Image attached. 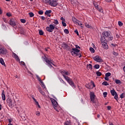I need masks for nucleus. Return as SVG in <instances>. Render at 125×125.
<instances>
[{
  "label": "nucleus",
  "mask_w": 125,
  "mask_h": 125,
  "mask_svg": "<svg viewBox=\"0 0 125 125\" xmlns=\"http://www.w3.org/2000/svg\"><path fill=\"white\" fill-rule=\"evenodd\" d=\"M69 51H70V53L73 56H79V58L82 57V54L81 53H79L81 50L77 49V48H72V49H69Z\"/></svg>",
  "instance_id": "1"
},
{
  "label": "nucleus",
  "mask_w": 125,
  "mask_h": 125,
  "mask_svg": "<svg viewBox=\"0 0 125 125\" xmlns=\"http://www.w3.org/2000/svg\"><path fill=\"white\" fill-rule=\"evenodd\" d=\"M39 14L40 15H42L43 14V11L40 10L39 11Z\"/></svg>",
  "instance_id": "50"
},
{
  "label": "nucleus",
  "mask_w": 125,
  "mask_h": 125,
  "mask_svg": "<svg viewBox=\"0 0 125 125\" xmlns=\"http://www.w3.org/2000/svg\"><path fill=\"white\" fill-rule=\"evenodd\" d=\"M35 105H38V107H39V108H41V105H40V104H39L38 102H35Z\"/></svg>",
  "instance_id": "49"
},
{
  "label": "nucleus",
  "mask_w": 125,
  "mask_h": 125,
  "mask_svg": "<svg viewBox=\"0 0 125 125\" xmlns=\"http://www.w3.org/2000/svg\"><path fill=\"white\" fill-rule=\"evenodd\" d=\"M103 85H109V83L108 82L104 81L102 83Z\"/></svg>",
  "instance_id": "34"
},
{
  "label": "nucleus",
  "mask_w": 125,
  "mask_h": 125,
  "mask_svg": "<svg viewBox=\"0 0 125 125\" xmlns=\"http://www.w3.org/2000/svg\"><path fill=\"white\" fill-rule=\"evenodd\" d=\"M0 63L1 64V65H3V66L5 67V63H4V61L2 58H0Z\"/></svg>",
  "instance_id": "21"
},
{
  "label": "nucleus",
  "mask_w": 125,
  "mask_h": 125,
  "mask_svg": "<svg viewBox=\"0 0 125 125\" xmlns=\"http://www.w3.org/2000/svg\"><path fill=\"white\" fill-rule=\"evenodd\" d=\"M74 32L76 33L77 36H79V31H78V30L76 29Z\"/></svg>",
  "instance_id": "56"
},
{
  "label": "nucleus",
  "mask_w": 125,
  "mask_h": 125,
  "mask_svg": "<svg viewBox=\"0 0 125 125\" xmlns=\"http://www.w3.org/2000/svg\"><path fill=\"white\" fill-rule=\"evenodd\" d=\"M124 97H125V96H124V93L121 94L120 95V98L123 99Z\"/></svg>",
  "instance_id": "57"
},
{
  "label": "nucleus",
  "mask_w": 125,
  "mask_h": 125,
  "mask_svg": "<svg viewBox=\"0 0 125 125\" xmlns=\"http://www.w3.org/2000/svg\"><path fill=\"white\" fill-rule=\"evenodd\" d=\"M96 9H97V10H98V11H99L100 12H103V10L102 9V7H101V6H99V5L96 8Z\"/></svg>",
  "instance_id": "20"
},
{
  "label": "nucleus",
  "mask_w": 125,
  "mask_h": 125,
  "mask_svg": "<svg viewBox=\"0 0 125 125\" xmlns=\"http://www.w3.org/2000/svg\"><path fill=\"white\" fill-rule=\"evenodd\" d=\"M95 94L93 92H90V100L93 103H95Z\"/></svg>",
  "instance_id": "6"
},
{
  "label": "nucleus",
  "mask_w": 125,
  "mask_h": 125,
  "mask_svg": "<svg viewBox=\"0 0 125 125\" xmlns=\"http://www.w3.org/2000/svg\"><path fill=\"white\" fill-rule=\"evenodd\" d=\"M110 92H111V95H112V96H115V95H116V93H117V92H116L115 89L111 90L110 91Z\"/></svg>",
  "instance_id": "23"
},
{
  "label": "nucleus",
  "mask_w": 125,
  "mask_h": 125,
  "mask_svg": "<svg viewBox=\"0 0 125 125\" xmlns=\"http://www.w3.org/2000/svg\"><path fill=\"white\" fill-rule=\"evenodd\" d=\"M107 94H108V93H107V92H104L103 93V95H104V97H107Z\"/></svg>",
  "instance_id": "46"
},
{
  "label": "nucleus",
  "mask_w": 125,
  "mask_h": 125,
  "mask_svg": "<svg viewBox=\"0 0 125 125\" xmlns=\"http://www.w3.org/2000/svg\"><path fill=\"white\" fill-rule=\"evenodd\" d=\"M75 46H76L75 48H76V49H81V47L79 46V45H76Z\"/></svg>",
  "instance_id": "54"
},
{
  "label": "nucleus",
  "mask_w": 125,
  "mask_h": 125,
  "mask_svg": "<svg viewBox=\"0 0 125 125\" xmlns=\"http://www.w3.org/2000/svg\"><path fill=\"white\" fill-rule=\"evenodd\" d=\"M8 122L10 124H11V123L12 122V119H8Z\"/></svg>",
  "instance_id": "64"
},
{
  "label": "nucleus",
  "mask_w": 125,
  "mask_h": 125,
  "mask_svg": "<svg viewBox=\"0 0 125 125\" xmlns=\"http://www.w3.org/2000/svg\"><path fill=\"white\" fill-rule=\"evenodd\" d=\"M62 26H63V27H66V26H67V24H66V23L65 22L62 21Z\"/></svg>",
  "instance_id": "51"
},
{
  "label": "nucleus",
  "mask_w": 125,
  "mask_h": 125,
  "mask_svg": "<svg viewBox=\"0 0 125 125\" xmlns=\"http://www.w3.org/2000/svg\"><path fill=\"white\" fill-rule=\"evenodd\" d=\"M114 99H116V100H117V101H118V100H119V97L118 96V93H116L115 95H114Z\"/></svg>",
  "instance_id": "30"
},
{
  "label": "nucleus",
  "mask_w": 125,
  "mask_h": 125,
  "mask_svg": "<svg viewBox=\"0 0 125 125\" xmlns=\"http://www.w3.org/2000/svg\"><path fill=\"white\" fill-rule=\"evenodd\" d=\"M13 57L15 58L16 60L18 62H20V59H19V57L16 54L13 53Z\"/></svg>",
  "instance_id": "14"
},
{
  "label": "nucleus",
  "mask_w": 125,
  "mask_h": 125,
  "mask_svg": "<svg viewBox=\"0 0 125 125\" xmlns=\"http://www.w3.org/2000/svg\"><path fill=\"white\" fill-rule=\"evenodd\" d=\"M62 47L63 48V49H69V45L67 43L65 42H62Z\"/></svg>",
  "instance_id": "12"
},
{
  "label": "nucleus",
  "mask_w": 125,
  "mask_h": 125,
  "mask_svg": "<svg viewBox=\"0 0 125 125\" xmlns=\"http://www.w3.org/2000/svg\"><path fill=\"white\" fill-rule=\"evenodd\" d=\"M96 75L98 76V77H100V76L102 75V73L99 71H97Z\"/></svg>",
  "instance_id": "32"
},
{
  "label": "nucleus",
  "mask_w": 125,
  "mask_h": 125,
  "mask_svg": "<svg viewBox=\"0 0 125 125\" xmlns=\"http://www.w3.org/2000/svg\"><path fill=\"white\" fill-rule=\"evenodd\" d=\"M100 67V65H99V64H95L94 65L95 69H99Z\"/></svg>",
  "instance_id": "37"
},
{
  "label": "nucleus",
  "mask_w": 125,
  "mask_h": 125,
  "mask_svg": "<svg viewBox=\"0 0 125 125\" xmlns=\"http://www.w3.org/2000/svg\"><path fill=\"white\" fill-rule=\"evenodd\" d=\"M111 32L108 31H104L103 33V35L105 38L106 39H108L107 41L110 42L111 41H113V39L114 38L110 35Z\"/></svg>",
  "instance_id": "2"
},
{
  "label": "nucleus",
  "mask_w": 125,
  "mask_h": 125,
  "mask_svg": "<svg viewBox=\"0 0 125 125\" xmlns=\"http://www.w3.org/2000/svg\"><path fill=\"white\" fill-rule=\"evenodd\" d=\"M85 27H86V28H91V26L89 25V24H88L87 23H85Z\"/></svg>",
  "instance_id": "38"
},
{
  "label": "nucleus",
  "mask_w": 125,
  "mask_h": 125,
  "mask_svg": "<svg viewBox=\"0 0 125 125\" xmlns=\"http://www.w3.org/2000/svg\"><path fill=\"white\" fill-rule=\"evenodd\" d=\"M64 125H71V123H70V122L66 121L65 123H64Z\"/></svg>",
  "instance_id": "43"
},
{
  "label": "nucleus",
  "mask_w": 125,
  "mask_h": 125,
  "mask_svg": "<svg viewBox=\"0 0 125 125\" xmlns=\"http://www.w3.org/2000/svg\"><path fill=\"white\" fill-rule=\"evenodd\" d=\"M112 107H111V106H107V110H108V111H109L110 110H111Z\"/></svg>",
  "instance_id": "58"
},
{
  "label": "nucleus",
  "mask_w": 125,
  "mask_h": 125,
  "mask_svg": "<svg viewBox=\"0 0 125 125\" xmlns=\"http://www.w3.org/2000/svg\"><path fill=\"white\" fill-rule=\"evenodd\" d=\"M76 24H78L79 26H81L82 29H83V24L82 23V22H81V21H78V22H77Z\"/></svg>",
  "instance_id": "28"
},
{
  "label": "nucleus",
  "mask_w": 125,
  "mask_h": 125,
  "mask_svg": "<svg viewBox=\"0 0 125 125\" xmlns=\"http://www.w3.org/2000/svg\"><path fill=\"white\" fill-rule=\"evenodd\" d=\"M39 35L42 36L43 35V31L42 30H39Z\"/></svg>",
  "instance_id": "42"
},
{
  "label": "nucleus",
  "mask_w": 125,
  "mask_h": 125,
  "mask_svg": "<svg viewBox=\"0 0 125 125\" xmlns=\"http://www.w3.org/2000/svg\"><path fill=\"white\" fill-rule=\"evenodd\" d=\"M87 70H92V65L91 64H87Z\"/></svg>",
  "instance_id": "24"
},
{
  "label": "nucleus",
  "mask_w": 125,
  "mask_h": 125,
  "mask_svg": "<svg viewBox=\"0 0 125 125\" xmlns=\"http://www.w3.org/2000/svg\"><path fill=\"white\" fill-rule=\"evenodd\" d=\"M51 12H52L51 10H47L45 11V15H47L48 14H50V13H51Z\"/></svg>",
  "instance_id": "29"
},
{
  "label": "nucleus",
  "mask_w": 125,
  "mask_h": 125,
  "mask_svg": "<svg viewBox=\"0 0 125 125\" xmlns=\"http://www.w3.org/2000/svg\"><path fill=\"white\" fill-rule=\"evenodd\" d=\"M19 30L21 35H24L25 34V30H24V28L22 27H20Z\"/></svg>",
  "instance_id": "18"
},
{
  "label": "nucleus",
  "mask_w": 125,
  "mask_h": 125,
  "mask_svg": "<svg viewBox=\"0 0 125 125\" xmlns=\"http://www.w3.org/2000/svg\"><path fill=\"white\" fill-rule=\"evenodd\" d=\"M7 103H8L9 106H13L15 105L14 102L9 98L7 100Z\"/></svg>",
  "instance_id": "8"
},
{
  "label": "nucleus",
  "mask_w": 125,
  "mask_h": 125,
  "mask_svg": "<svg viewBox=\"0 0 125 125\" xmlns=\"http://www.w3.org/2000/svg\"><path fill=\"white\" fill-rule=\"evenodd\" d=\"M30 17H34V13L33 12L29 13Z\"/></svg>",
  "instance_id": "47"
},
{
  "label": "nucleus",
  "mask_w": 125,
  "mask_h": 125,
  "mask_svg": "<svg viewBox=\"0 0 125 125\" xmlns=\"http://www.w3.org/2000/svg\"><path fill=\"white\" fill-rule=\"evenodd\" d=\"M102 44L104 46V49H108V48H109V47L108 46V45L107 44V42L103 43H102Z\"/></svg>",
  "instance_id": "17"
},
{
  "label": "nucleus",
  "mask_w": 125,
  "mask_h": 125,
  "mask_svg": "<svg viewBox=\"0 0 125 125\" xmlns=\"http://www.w3.org/2000/svg\"><path fill=\"white\" fill-rule=\"evenodd\" d=\"M63 77L64 78L65 80L67 82V83L69 81L71 80V78H69V77L66 76L65 75H63Z\"/></svg>",
  "instance_id": "25"
},
{
  "label": "nucleus",
  "mask_w": 125,
  "mask_h": 125,
  "mask_svg": "<svg viewBox=\"0 0 125 125\" xmlns=\"http://www.w3.org/2000/svg\"><path fill=\"white\" fill-rule=\"evenodd\" d=\"M64 75H66V76H69V75H70V73H69V72H68L67 71H65Z\"/></svg>",
  "instance_id": "55"
},
{
  "label": "nucleus",
  "mask_w": 125,
  "mask_h": 125,
  "mask_svg": "<svg viewBox=\"0 0 125 125\" xmlns=\"http://www.w3.org/2000/svg\"><path fill=\"white\" fill-rule=\"evenodd\" d=\"M115 83H117V84H122V82H121V80H120L116 79V80H115Z\"/></svg>",
  "instance_id": "26"
},
{
  "label": "nucleus",
  "mask_w": 125,
  "mask_h": 125,
  "mask_svg": "<svg viewBox=\"0 0 125 125\" xmlns=\"http://www.w3.org/2000/svg\"><path fill=\"white\" fill-rule=\"evenodd\" d=\"M9 24L12 26V27H15V26H16V21L14 19H11L9 21Z\"/></svg>",
  "instance_id": "7"
},
{
  "label": "nucleus",
  "mask_w": 125,
  "mask_h": 125,
  "mask_svg": "<svg viewBox=\"0 0 125 125\" xmlns=\"http://www.w3.org/2000/svg\"><path fill=\"white\" fill-rule=\"evenodd\" d=\"M7 53V50L0 47V54L5 55Z\"/></svg>",
  "instance_id": "11"
},
{
  "label": "nucleus",
  "mask_w": 125,
  "mask_h": 125,
  "mask_svg": "<svg viewBox=\"0 0 125 125\" xmlns=\"http://www.w3.org/2000/svg\"><path fill=\"white\" fill-rule=\"evenodd\" d=\"M21 63L23 65V66H26V64H25V62H21Z\"/></svg>",
  "instance_id": "63"
},
{
  "label": "nucleus",
  "mask_w": 125,
  "mask_h": 125,
  "mask_svg": "<svg viewBox=\"0 0 125 125\" xmlns=\"http://www.w3.org/2000/svg\"><path fill=\"white\" fill-rule=\"evenodd\" d=\"M107 38L106 37H104V36L101 38V42L102 43H104L105 42H107Z\"/></svg>",
  "instance_id": "13"
},
{
  "label": "nucleus",
  "mask_w": 125,
  "mask_h": 125,
  "mask_svg": "<svg viewBox=\"0 0 125 125\" xmlns=\"http://www.w3.org/2000/svg\"><path fill=\"white\" fill-rule=\"evenodd\" d=\"M93 4H94L95 8H96V7H97L99 5V4H97V2H94Z\"/></svg>",
  "instance_id": "39"
},
{
  "label": "nucleus",
  "mask_w": 125,
  "mask_h": 125,
  "mask_svg": "<svg viewBox=\"0 0 125 125\" xmlns=\"http://www.w3.org/2000/svg\"><path fill=\"white\" fill-rule=\"evenodd\" d=\"M39 92H40V93H41V94H42V95H44V94H45V93H44V92L42 91V88L41 87V86H39L37 87Z\"/></svg>",
  "instance_id": "16"
},
{
  "label": "nucleus",
  "mask_w": 125,
  "mask_h": 125,
  "mask_svg": "<svg viewBox=\"0 0 125 125\" xmlns=\"http://www.w3.org/2000/svg\"><path fill=\"white\" fill-rule=\"evenodd\" d=\"M61 20H62V21L63 22H65V19H64V18L63 17L61 18Z\"/></svg>",
  "instance_id": "59"
},
{
  "label": "nucleus",
  "mask_w": 125,
  "mask_h": 125,
  "mask_svg": "<svg viewBox=\"0 0 125 125\" xmlns=\"http://www.w3.org/2000/svg\"><path fill=\"white\" fill-rule=\"evenodd\" d=\"M104 80H105V81H109V78L105 77Z\"/></svg>",
  "instance_id": "62"
},
{
  "label": "nucleus",
  "mask_w": 125,
  "mask_h": 125,
  "mask_svg": "<svg viewBox=\"0 0 125 125\" xmlns=\"http://www.w3.org/2000/svg\"><path fill=\"white\" fill-rule=\"evenodd\" d=\"M43 2L44 3H50V0H43Z\"/></svg>",
  "instance_id": "31"
},
{
  "label": "nucleus",
  "mask_w": 125,
  "mask_h": 125,
  "mask_svg": "<svg viewBox=\"0 0 125 125\" xmlns=\"http://www.w3.org/2000/svg\"><path fill=\"white\" fill-rule=\"evenodd\" d=\"M49 4L51 6H56V5H57V1L54 0H50V3Z\"/></svg>",
  "instance_id": "10"
},
{
  "label": "nucleus",
  "mask_w": 125,
  "mask_h": 125,
  "mask_svg": "<svg viewBox=\"0 0 125 125\" xmlns=\"http://www.w3.org/2000/svg\"><path fill=\"white\" fill-rule=\"evenodd\" d=\"M53 23L54 24H55V25H58V24H59V22H58V20H54Z\"/></svg>",
  "instance_id": "35"
},
{
  "label": "nucleus",
  "mask_w": 125,
  "mask_h": 125,
  "mask_svg": "<svg viewBox=\"0 0 125 125\" xmlns=\"http://www.w3.org/2000/svg\"><path fill=\"white\" fill-rule=\"evenodd\" d=\"M1 96L2 100H3V101H5V94H4V90L2 91Z\"/></svg>",
  "instance_id": "19"
},
{
  "label": "nucleus",
  "mask_w": 125,
  "mask_h": 125,
  "mask_svg": "<svg viewBox=\"0 0 125 125\" xmlns=\"http://www.w3.org/2000/svg\"><path fill=\"white\" fill-rule=\"evenodd\" d=\"M7 16L8 17H10L11 16V13H7L6 14Z\"/></svg>",
  "instance_id": "60"
},
{
  "label": "nucleus",
  "mask_w": 125,
  "mask_h": 125,
  "mask_svg": "<svg viewBox=\"0 0 125 125\" xmlns=\"http://www.w3.org/2000/svg\"><path fill=\"white\" fill-rule=\"evenodd\" d=\"M67 83L71 85L72 87H75L76 88V85L74 83V82H73V81H72V79H70V81H69Z\"/></svg>",
  "instance_id": "15"
},
{
  "label": "nucleus",
  "mask_w": 125,
  "mask_h": 125,
  "mask_svg": "<svg viewBox=\"0 0 125 125\" xmlns=\"http://www.w3.org/2000/svg\"><path fill=\"white\" fill-rule=\"evenodd\" d=\"M36 77L37 79V80L39 81V82H40V83L42 82V79H41V78L40 77V76H39V75H36Z\"/></svg>",
  "instance_id": "27"
},
{
  "label": "nucleus",
  "mask_w": 125,
  "mask_h": 125,
  "mask_svg": "<svg viewBox=\"0 0 125 125\" xmlns=\"http://www.w3.org/2000/svg\"><path fill=\"white\" fill-rule=\"evenodd\" d=\"M61 81H62V82L63 83H64V84H66V83L65 82V81L64 80H62V79H61Z\"/></svg>",
  "instance_id": "61"
},
{
  "label": "nucleus",
  "mask_w": 125,
  "mask_h": 125,
  "mask_svg": "<svg viewBox=\"0 0 125 125\" xmlns=\"http://www.w3.org/2000/svg\"><path fill=\"white\" fill-rule=\"evenodd\" d=\"M61 73L63 77H64V76H65V71L64 70L61 71Z\"/></svg>",
  "instance_id": "53"
},
{
  "label": "nucleus",
  "mask_w": 125,
  "mask_h": 125,
  "mask_svg": "<svg viewBox=\"0 0 125 125\" xmlns=\"http://www.w3.org/2000/svg\"><path fill=\"white\" fill-rule=\"evenodd\" d=\"M40 83H41V85L42 87H43V88H45V85H44V83H43V82L42 81H41V82Z\"/></svg>",
  "instance_id": "36"
},
{
  "label": "nucleus",
  "mask_w": 125,
  "mask_h": 125,
  "mask_svg": "<svg viewBox=\"0 0 125 125\" xmlns=\"http://www.w3.org/2000/svg\"><path fill=\"white\" fill-rule=\"evenodd\" d=\"M118 25L119 26H120V27H122V26H123V25H124V23H123V22H122V21H119L118 22Z\"/></svg>",
  "instance_id": "41"
},
{
  "label": "nucleus",
  "mask_w": 125,
  "mask_h": 125,
  "mask_svg": "<svg viewBox=\"0 0 125 125\" xmlns=\"http://www.w3.org/2000/svg\"><path fill=\"white\" fill-rule=\"evenodd\" d=\"M112 53L113 55H115V56H118V55H119V54L115 51H113Z\"/></svg>",
  "instance_id": "44"
},
{
  "label": "nucleus",
  "mask_w": 125,
  "mask_h": 125,
  "mask_svg": "<svg viewBox=\"0 0 125 125\" xmlns=\"http://www.w3.org/2000/svg\"><path fill=\"white\" fill-rule=\"evenodd\" d=\"M21 23H26V20L25 19H21Z\"/></svg>",
  "instance_id": "48"
},
{
  "label": "nucleus",
  "mask_w": 125,
  "mask_h": 125,
  "mask_svg": "<svg viewBox=\"0 0 125 125\" xmlns=\"http://www.w3.org/2000/svg\"><path fill=\"white\" fill-rule=\"evenodd\" d=\"M44 59L45 62H47V66H48V67H49V68L51 69V68L52 67V65L54 66V63H53V62H52V60H49L47 59V58L46 57H45Z\"/></svg>",
  "instance_id": "4"
},
{
  "label": "nucleus",
  "mask_w": 125,
  "mask_h": 125,
  "mask_svg": "<svg viewBox=\"0 0 125 125\" xmlns=\"http://www.w3.org/2000/svg\"><path fill=\"white\" fill-rule=\"evenodd\" d=\"M64 32L65 34H69V30H68V29H64Z\"/></svg>",
  "instance_id": "52"
},
{
  "label": "nucleus",
  "mask_w": 125,
  "mask_h": 125,
  "mask_svg": "<svg viewBox=\"0 0 125 125\" xmlns=\"http://www.w3.org/2000/svg\"><path fill=\"white\" fill-rule=\"evenodd\" d=\"M36 116H38V117H39V116H41V113H40V111H36Z\"/></svg>",
  "instance_id": "45"
},
{
  "label": "nucleus",
  "mask_w": 125,
  "mask_h": 125,
  "mask_svg": "<svg viewBox=\"0 0 125 125\" xmlns=\"http://www.w3.org/2000/svg\"><path fill=\"white\" fill-rule=\"evenodd\" d=\"M105 77L108 78V77H110V76H111V73L108 72L105 74Z\"/></svg>",
  "instance_id": "40"
},
{
  "label": "nucleus",
  "mask_w": 125,
  "mask_h": 125,
  "mask_svg": "<svg viewBox=\"0 0 125 125\" xmlns=\"http://www.w3.org/2000/svg\"><path fill=\"white\" fill-rule=\"evenodd\" d=\"M57 29L56 27H55V24H50L49 26H47L46 28V31L47 32H49V33H52L53 32V30L54 29Z\"/></svg>",
  "instance_id": "5"
},
{
  "label": "nucleus",
  "mask_w": 125,
  "mask_h": 125,
  "mask_svg": "<svg viewBox=\"0 0 125 125\" xmlns=\"http://www.w3.org/2000/svg\"><path fill=\"white\" fill-rule=\"evenodd\" d=\"M89 50H90V51H91L92 53H94V52H95V50L92 47H90Z\"/></svg>",
  "instance_id": "33"
},
{
  "label": "nucleus",
  "mask_w": 125,
  "mask_h": 125,
  "mask_svg": "<svg viewBox=\"0 0 125 125\" xmlns=\"http://www.w3.org/2000/svg\"><path fill=\"white\" fill-rule=\"evenodd\" d=\"M72 21L76 24L79 23V20H78L77 19H75V17H72Z\"/></svg>",
  "instance_id": "22"
},
{
  "label": "nucleus",
  "mask_w": 125,
  "mask_h": 125,
  "mask_svg": "<svg viewBox=\"0 0 125 125\" xmlns=\"http://www.w3.org/2000/svg\"><path fill=\"white\" fill-rule=\"evenodd\" d=\"M94 60L97 62H103V61L101 59V58L99 56H96L93 58Z\"/></svg>",
  "instance_id": "9"
},
{
  "label": "nucleus",
  "mask_w": 125,
  "mask_h": 125,
  "mask_svg": "<svg viewBox=\"0 0 125 125\" xmlns=\"http://www.w3.org/2000/svg\"><path fill=\"white\" fill-rule=\"evenodd\" d=\"M51 101L52 102L53 107L54 108L55 110H56L57 112H59V110L57 109V107H58V103L54 99H51Z\"/></svg>",
  "instance_id": "3"
}]
</instances>
